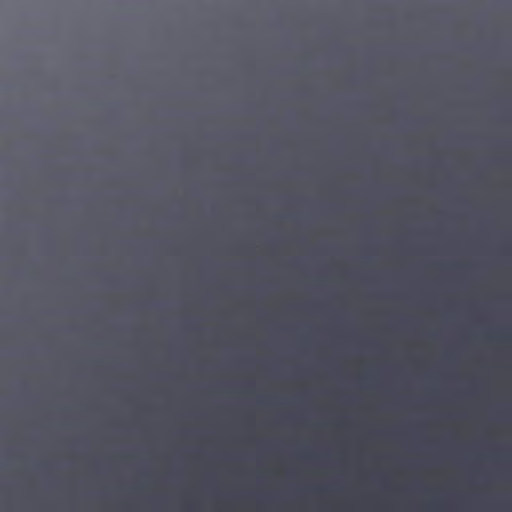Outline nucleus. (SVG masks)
<instances>
[{"label": "nucleus", "mask_w": 512, "mask_h": 512, "mask_svg": "<svg viewBox=\"0 0 512 512\" xmlns=\"http://www.w3.org/2000/svg\"><path fill=\"white\" fill-rule=\"evenodd\" d=\"M347 243V250H349ZM352 263L346 255L345 481L352 482Z\"/></svg>", "instance_id": "obj_1"}, {"label": "nucleus", "mask_w": 512, "mask_h": 512, "mask_svg": "<svg viewBox=\"0 0 512 512\" xmlns=\"http://www.w3.org/2000/svg\"><path fill=\"white\" fill-rule=\"evenodd\" d=\"M345 512H352V482L345 481Z\"/></svg>", "instance_id": "obj_2"}, {"label": "nucleus", "mask_w": 512, "mask_h": 512, "mask_svg": "<svg viewBox=\"0 0 512 512\" xmlns=\"http://www.w3.org/2000/svg\"><path fill=\"white\" fill-rule=\"evenodd\" d=\"M356 192H357V191H356V186L354 185L353 193H356Z\"/></svg>", "instance_id": "obj_3"}, {"label": "nucleus", "mask_w": 512, "mask_h": 512, "mask_svg": "<svg viewBox=\"0 0 512 512\" xmlns=\"http://www.w3.org/2000/svg\"><path fill=\"white\" fill-rule=\"evenodd\" d=\"M349 192H350V191H349V188L347 187V188H346V193L348 194Z\"/></svg>", "instance_id": "obj_4"}, {"label": "nucleus", "mask_w": 512, "mask_h": 512, "mask_svg": "<svg viewBox=\"0 0 512 512\" xmlns=\"http://www.w3.org/2000/svg\"><path fill=\"white\" fill-rule=\"evenodd\" d=\"M353 443H354V444L356 443V440H355V439L353 440Z\"/></svg>", "instance_id": "obj_5"}]
</instances>
